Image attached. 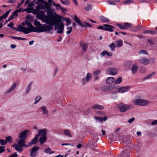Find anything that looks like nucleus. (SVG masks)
I'll return each instance as SVG.
<instances>
[{"mask_svg":"<svg viewBox=\"0 0 157 157\" xmlns=\"http://www.w3.org/2000/svg\"><path fill=\"white\" fill-rule=\"evenodd\" d=\"M41 99V98L40 97H37L35 98V102L34 104H36L40 99Z\"/></svg>","mask_w":157,"mask_h":157,"instance_id":"56","label":"nucleus"},{"mask_svg":"<svg viewBox=\"0 0 157 157\" xmlns=\"http://www.w3.org/2000/svg\"><path fill=\"white\" fill-rule=\"evenodd\" d=\"M144 33H148L155 35L156 34V32L155 31L147 30L143 32Z\"/></svg>","mask_w":157,"mask_h":157,"instance_id":"38","label":"nucleus"},{"mask_svg":"<svg viewBox=\"0 0 157 157\" xmlns=\"http://www.w3.org/2000/svg\"><path fill=\"white\" fill-rule=\"evenodd\" d=\"M99 18L101 21L104 22H107L109 21V20L108 18L103 16H100Z\"/></svg>","mask_w":157,"mask_h":157,"instance_id":"30","label":"nucleus"},{"mask_svg":"<svg viewBox=\"0 0 157 157\" xmlns=\"http://www.w3.org/2000/svg\"><path fill=\"white\" fill-rule=\"evenodd\" d=\"M34 25L36 26H41L42 25V24H40V22L35 20L34 21Z\"/></svg>","mask_w":157,"mask_h":157,"instance_id":"41","label":"nucleus"},{"mask_svg":"<svg viewBox=\"0 0 157 157\" xmlns=\"http://www.w3.org/2000/svg\"><path fill=\"white\" fill-rule=\"evenodd\" d=\"M13 25V23L12 22H10L9 24H8L7 26L8 27L12 28V29L13 28L12 26Z\"/></svg>","mask_w":157,"mask_h":157,"instance_id":"63","label":"nucleus"},{"mask_svg":"<svg viewBox=\"0 0 157 157\" xmlns=\"http://www.w3.org/2000/svg\"><path fill=\"white\" fill-rule=\"evenodd\" d=\"M157 124V120L153 121L151 123V125H152Z\"/></svg>","mask_w":157,"mask_h":157,"instance_id":"60","label":"nucleus"},{"mask_svg":"<svg viewBox=\"0 0 157 157\" xmlns=\"http://www.w3.org/2000/svg\"><path fill=\"white\" fill-rule=\"evenodd\" d=\"M108 4H110V5H116V3L114 2L113 1H109L108 2Z\"/></svg>","mask_w":157,"mask_h":157,"instance_id":"61","label":"nucleus"},{"mask_svg":"<svg viewBox=\"0 0 157 157\" xmlns=\"http://www.w3.org/2000/svg\"><path fill=\"white\" fill-rule=\"evenodd\" d=\"M64 134L70 137H72V135L71 133L70 130L68 129H65L64 130Z\"/></svg>","mask_w":157,"mask_h":157,"instance_id":"27","label":"nucleus"},{"mask_svg":"<svg viewBox=\"0 0 157 157\" xmlns=\"http://www.w3.org/2000/svg\"><path fill=\"white\" fill-rule=\"evenodd\" d=\"M37 135L39 137L40 136H45L46 135V130L45 129H41L39 130Z\"/></svg>","mask_w":157,"mask_h":157,"instance_id":"15","label":"nucleus"},{"mask_svg":"<svg viewBox=\"0 0 157 157\" xmlns=\"http://www.w3.org/2000/svg\"><path fill=\"white\" fill-rule=\"evenodd\" d=\"M142 27L141 26L138 25L132 27V31L134 32H136L139 31L140 28Z\"/></svg>","mask_w":157,"mask_h":157,"instance_id":"29","label":"nucleus"},{"mask_svg":"<svg viewBox=\"0 0 157 157\" xmlns=\"http://www.w3.org/2000/svg\"><path fill=\"white\" fill-rule=\"evenodd\" d=\"M121 154L122 156L124 157H128L129 155L128 151H127L126 150H124L121 152Z\"/></svg>","mask_w":157,"mask_h":157,"instance_id":"26","label":"nucleus"},{"mask_svg":"<svg viewBox=\"0 0 157 157\" xmlns=\"http://www.w3.org/2000/svg\"><path fill=\"white\" fill-rule=\"evenodd\" d=\"M26 25L29 27V28L20 26L18 27V29L15 27L13 28V29L18 32H22L25 34H27L32 32H36L37 27L33 26L30 22L27 23Z\"/></svg>","mask_w":157,"mask_h":157,"instance_id":"2","label":"nucleus"},{"mask_svg":"<svg viewBox=\"0 0 157 157\" xmlns=\"http://www.w3.org/2000/svg\"><path fill=\"white\" fill-rule=\"evenodd\" d=\"M17 83L16 82H15L13 83V84L11 85V87L9 89L7 90L6 92V94H8V93L12 92L16 88L17 86Z\"/></svg>","mask_w":157,"mask_h":157,"instance_id":"16","label":"nucleus"},{"mask_svg":"<svg viewBox=\"0 0 157 157\" xmlns=\"http://www.w3.org/2000/svg\"><path fill=\"white\" fill-rule=\"evenodd\" d=\"M148 42L151 45H153L155 43V41L151 39H147Z\"/></svg>","mask_w":157,"mask_h":157,"instance_id":"51","label":"nucleus"},{"mask_svg":"<svg viewBox=\"0 0 157 157\" xmlns=\"http://www.w3.org/2000/svg\"><path fill=\"white\" fill-rule=\"evenodd\" d=\"M50 21H52L51 23H46L47 24H48L49 25L44 24L41 27H37L36 32L40 33L45 31H49L51 30L52 29V26L54 25L55 24L53 22V19H50Z\"/></svg>","mask_w":157,"mask_h":157,"instance_id":"4","label":"nucleus"},{"mask_svg":"<svg viewBox=\"0 0 157 157\" xmlns=\"http://www.w3.org/2000/svg\"><path fill=\"white\" fill-rule=\"evenodd\" d=\"M119 107L120 108V111L122 113L127 111L129 108H132L131 106H129L123 103L119 104Z\"/></svg>","mask_w":157,"mask_h":157,"instance_id":"7","label":"nucleus"},{"mask_svg":"<svg viewBox=\"0 0 157 157\" xmlns=\"http://www.w3.org/2000/svg\"><path fill=\"white\" fill-rule=\"evenodd\" d=\"M150 103V101L143 99H136L133 101L135 105L140 106H145Z\"/></svg>","mask_w":157,"mask_h":157,"instance_id":"6","label":"nucleus"},{"mask_svg":"<svg viewBox=\"0 0 157 157\" xmlns=\"http://www.w3.org/2000/svg\"><path fill=\"white\" fill-rule=\"evenodd\" d=\"M44 151L45 153L49 154L53 153H54V151H52L51 149L49 147L47 149H45Z\"/></svg>","mask_w":157,"mask_h":157,"instance_id":"36","label":"nucleus"},{"mask_svg":"<svg viewBox=\"0 0 157 157\" xmlns=\"http://www.w3.org/2000/svg\"><path fill=\"white\" fill-rule=\"evenodd\" d=\"M65 21L67 22V25H68L71 24V20L68 18H66L65 19Z\"/></svg>","mask_w":157,"mask_h":157,"instance_id":"54","label":"nucleus"},{"mask_svg":"<svg viewBox=\"0 0 157 157\" xmlns=\"http://www.w3.org/2000/svg\"><path fill=\"white\" fill-rule=\"evenodd\" d=\"M130 88V86H127L125 87H122L118 88L117 90L119 93H124L128 91Z\"/></svg>","mask_w":157,"mask_h":157,"instance_id":"10","label":"nucleus"},{"mask_svg":"<svg viewBox=\"0 0 157 157\" xmlns=\"http://www.w3.org/2000/svg\"><path fill=\"white\" fill-rule=\"evenodd\" d=\"M138 68V66L136 64H133L132 67L131 71L132 73L134 74L136 72Z\"/></svg>","mask_w":157,"mask_h":157,"instance_id":"20","label":"nucleus"},{"mask_svg":"<svg viewBox=\"0 0 157 157\" xmlns=\"http://www.w3.org/2000/svg\"><path fill=\"white\" fill-rule=\"evenodd\" d=\"M139 54L140 55L141 54H145L147 55L148 54V52L145 50H141L139 52Z\"/></svg>","mask_w":157,"mask_h":157,"instance_id":"44","label":"nucleus"},{"mask_svg":"<svg viewBox=\"0 0 157 157\" xmlns=\"http://www.w3.org/2000/svg\"><path fill=\"white\" fill-rule=\"evenodd\" d=\"M81 46L82 49V51L85 52L86 51L87 48L88 46V44L87 43H85L83 44H81Z\"/></svg>","mask_w":157,"mask_h":157,"instance_id":"24","label":"nucleus"},{"mask_svg":"<svg viewBox=\"0 0 157 157\" xmlns=\"http://www.w3.org/2000/svg\"><path fill=\"white\" fill-rule=\"evenodd\" d=\"M11 11V9L8 11H7L2 16H1V17L2 18V19L6 17L9 14V13Z\"/></svg>","mask_w":157,"mask_h":157,"instance_id":"32","label":"nucleus"},{"mask_svg":"<svg viewBox=\"0 0 157 157\" xmlns=\"http://www.w3.org/2000/svg\"><path fill=\"white\" fill-rule=\"evenodd\" d=\"M36 3L38 4L36 7V17L37 18L40 19L43 22L46 23H51L52 21H50V19H53L54 16L52 13L49 14V12L47 13L48 16H46L43 11H40V9H42L40 7V9L39 10L36 9L38 6H40L42 5L44 6L45 5L44 4V2L43 0H38L36 2Z\"/></svg>","mask_w":157,"mask_h":157,"instance_id":"1","label":"nucleus"},{"mask_svg":"<svg viewBox=\"0 0 157 157\" xmlns=\"http://www.w3.org/2000/svg\"><path fill=\"white\" fill-rule=\"evenodd\" d=\"M92 76L91 74L88 73L86 75V78H84L82 80V83L83 84H85L87 82L90 81V79L92 78Z\"/></svg>","mask_w":157,"mask_h":157,"instance_id":"11","label":"nucleus"},{"mask_svg":"<svg viewBox=\"0 0 157 157\" xmlns=\"http://www.w3.org/2000/svg\"><path fill=\"white\" fill-rule=\"evenodd\" d=\"M34 144V143L33 142H32V140H31V141L29 142V144L28 145H26V147H30Z\"/></svg>","mask_w":157,"mask_h":157,"instance_id":"57","label":"nucleus"},{"mask_svg":"<svg viewBox=\"0 0 157 157\" xmlns=\"http://www.w3.org/2000/svg\"><path fill=\"white\" fill-rule=\"evenodd\" d=\"M53 22L54 23V25H55V28L56 29L58 27V29L59 30L57 31L58 33H62L63 32L64 29V25L62 23H61L59 25V23H60L61 21V18L60 16L58 15L56 17H53Z\"/></svg>","mask_w":157,"mask_h":157,"instance_id":"3","label":"nucleus"},{"mask_svg":"<svg viewBox=\"0 0 157 157\" xmlns=\"http://www.w3.org/2000/svg\"><path fill=\"white\" fill-rule=\"evenodd\" d=\"M6 141L7 142H12V138L10 136H9L6 137Z\"/></svg>","mask_w":157,"mask_h":157,"instance_id":"52","label":"nucleus"},{"mask_svg":"<svg viewBox=\"0 0 157 157\" xmlns=\"http://www.w3.org/2000/svg\"><path fill=\"white\" fill-rule=\"evenodd\" d=\"M103 25L104 27H105V31H107L111 32L113 31V28H114V27L113 26L106 24L104 25Z\"/></svg>","mask_w":157,"mask_h":157,"instance_id":"18","label":"nucleus"},{"mask_svg":"<svg viewBox=\"0 0 157 157\" xmlns=\"http://www.w3.org/2000/svg\"><path fill=\"white\" fill-rule=\"evenodd\" d=\"M115 43H117V47H121L122 46L123 41L121 40H119L116 41Z\"/></svg>","mask_w":157,"mask_h":157,"instance_id":"33","label":"nucleus"},{"mask_svg":"<svg viewBox=\"0 0 157 157\" xmlns=\"http://www.w3.org/2000/svg\"><path fill=\"white\" fill-rule=\"evenodd\" d=\"M101 71L100 70H97L95 71L94 73V75L95 76V79L97 80L98 79V75L101 73Z\"/></svg>","mask_w":157,"mask_h":157,"instance_id":"22","label":"nucleus"},{"mask_svg":"<svg viewBox=\"0 0 157 157\" xmlns=\"http://www.w3.org/2000/svg\"><path fill=\"white\" fill-rule=\"evenodd\" d=\"M108 73L112 75H115L117 73V69L114 67L109 68L107 70Z\"/></svg>","mask_w":157,"mask_h":157,"instance_id":"13","label":"nucleus"},{"mask_svg":"<svg viewBox=\"0 0 157 157\" xmlns=\"http://www.w3.org/2000/svg\"><path fill=\"white\" fill-rule=\"evenodd\" d=\"M22 147L21 146L19 145H16V147H15L16 150L20 152H21L22 150Z\"/></svg>","mask_w":157,"mask_h":157,"instance_id":"46","label":"nucleus"},{"mask_svg":"<svg viewBox=\"0 0 157 157\" xmlns=\"http://www.w3.org/2000/svg\"><path fill=\"white\" fill-rule=\"evenodd\" d=\"M132 63L131 62L129 61H127L125 62L124 63V66L126 68L128 69L130 68L131 66V65Z\"/></svg>","mask_w":157,"mask_h":157,"instance_id":"31","label":"nucleus"},{"mask_svg":"<svg viewBox=\"0 0 157 157\" xmlns=\"http://www.w3.org/2000/svg\"><path fill=\"white\" fill-rule=\"evenodd\" d=\"M17 156V155L15 153L10 155L9 157H16Z\"/></svg>","mask_w":157,"mask_h":157,"instance_id":"64","label":"nucleus"},{"mask_svg":"<svg viewBox=\"0 0 157 157\" xmlns=\"http://www.w3.org/2000/svg\"><path fill=\"white\" fill-rule=\"evenodd\" d=\"M39 148L37 146H35L32 148L30 153V156L32 157H35L37 154V151Z\"/></svg>","mask_w":157,"mask_h":157,"instance_id":"9","label":"nucleus"},{"mask_svg":"<svg viewBox=\"0 0 157 157\" xmlns=\"http://www.w3.org/2000/svg\"><path fill=\"white\" fill-rule=\"evenodd\" d=\"M5 151L4 147L0 146V153H2Z\"/></svg>","mask_w":157,"mask_h":157,"instance_id":"62","label":"nucleus"},{"mask_svg":"<svg viewBox=\"0 0 157 157\" xmlns=\"http://www.w3.org/2000/svg\"><path fill=\"white\" fill-rule=\"evenodd\" d=\"M94 118L96 120L101 121L102 119V118L101 117L96 116Z\"/></svg>","mask_w":157,"mask_h":157,"instance_id":"59","label":"nucleus"},{"mask_svg":"<svg viewBox=\"0 0 157 157\" xmlns=\"http://www.w3.org/2000/svg\"><path fill=\"white\" fill-rule=\"evenodd\" d=\"M139 62L142 64L147 65L149 63V60L146 57H143L139 60Z\"/></svg>","mask_w":157,"mask_h":157,"instance_id":"17","label":"nucleus"},{"mask_svg":"<svg viewBox=\"0 0 157 157\" xmlns=\"http://www.w3.org/2000/svg\"><path fill=\"white\" fill-rule=\"evenodd\" d=\"M116 26H118L120 29H126L124 23L123 25L117 23L116 24Z\"/></svg>","mask_w":157,"mask_h":157,"instance_id":"35","label":"nucleus"},{"mask_svg":"<svg viewBox=\"0 0 157 157\" xmlns=\"http://www.w3.org/2000/svg\"><path fill=\"white\" fill-rule=\"evenodd\" d=\"M109 47L110 48V50L111 51H113L114 50V48L116 47V46L115 44H114L113 43H112L109 46Z\"/></svg>","mask_w":157,"mask_h":157,"instance_id":"39","label":"nucleus"},{"mask_svg":"<svg viewBox=\"0 0 157 157\" xmlns=\"http://www.w3.org/2000/svg\"><path fill=\"white\" fill-rule=\"evenodd\" d=\"M125 27L126 28V29H127V28H131L132 26V24L129 23H124Z\"/></svg>","mask_w":157,"mask_h":157,"instance_id":"45","label":"nucleus"},{"mask_svg":"<svg viewBox=\"0 0 157 157\" xmlns=\"http://www.w3.org/2000/svg\"><path fill=\"white\" fill-rule=\"evenodd\" d=\"M114 79L113 77H109L106 80V82L107 84H110L112 83L114 81Z\"/></svg>","mask_w":157,"mask_h":157,"instance_id":"23","label":"nucleus"},{"mask_svg":"<svg viewBox=\"0 0 157 157\" xmlns=\"http://www.w3.org/2000/svg\"><path fill=\"white\" fill-rule=\"evenodd\" d=\"M61 3L65 5H68L69 4V2L67 0L63 1L62 0H60Z\"/></svg>","mask_w":157,"mask_h":157,"instance_id":"49","label":"nucleus"},{"mask_svg":"<svg viewBox=\"0 0 157 157\" xmlns=\"http://www.w3.org/2000/svg\"><path fill=\"white\" fill-rule=\"evenodd\" d=\"M135 120V118L134 117H132L131 119H129L128 121V122L129 123H131L133 121Z\"/></svg>","mask_w":157,"mask_h":157,"instance_id":"58","label":"nucleus"},{"mask_svg":"<svg viewBox=\"0 0 157 157\" xmlns=\"http://www.w3.org/2000/svg\"><path fill=\"white\" fill-rule=\"evenodd\" d=\"M25 140L21 139L19 140L18 143V145L21 147H26V145L25 144Z\"/></svg>","mask_w":157,"mask_h":157,"instance_id":"21","label":"nucleus"},{"mask_svg":"<svg viewBox=\"0 0 157 157\" xmlns=\"http://www.w3.org/2000/svg\"><path fill=\"white\" fill-rule=\"evenodd\" d=\"M28 131V130H25L21 132L19 136V138L25 140L28 136V135L27 133Z\"/></svg>","mask_w":157,"mask_h":157,"instance_id":"12","label":"nucleus"},{"mask_svg":"<svg viewBox=\"0 0 157 157\" xmlns=\"http://www.w3.org/2000/svg\"><path fill=\"white\" fill-rule=\"evenodd\" d=\"M67 30H68L66 32V33L67 34H70L71 32V31H72V28H71V27H67Z\"/></svg>","mask_w":157,"mask_h":157,"instance_id":"55","label":"nucleus"},{"mask_svg":"<svg viewBox=\"0 0 157 157\" xmlns=\"http://www.w3.org/2000/svg\"><path fill=\"white\" fill-rule=\"evenodd\" d=\"M13 39H17L19 40H25L26 39L24 38L18 37H16L14 36H12L11 37Z\"/></svg>","mask_w":157,"mask_h":157,"instance_id":"47","label":"nucleus"},{"mask_svg":"<svg viewBox=\"0 0 157 157\" xmlns=\"http://www.w3.org/2000/svg\"><path fill=\"white\" fill-rule=\"evenodd\" d=\"M140 72L142 73H144L146 72V69L144 67H140Z\"/></svg>","mask_w":157,"mask_h":157,"instance_id":"48","label":"nucleus"},{"mask_svg":"<svg viewBox=\"0 0 157 157\" xmlns=\"http://www.w3.org/2000/svg\"><path fill=\"white\" fill-rule=\"evenodd\" d=\"M79 25H81V26L82 27H92V26L89 23L86 22H84L83 23H82L81 21H80L79 20Z\"/></svg>","mask_w":157,"mask_h":157,"instance_id":"25","label":"nucleus"},{"mask_svg":"<svg viewBox=\"0 0 157 157\" xmlns=\"http://www.w3.org/2000/svg\"><path fill=\"white\" fill-rule=\"evenodd\" d=\"M48 3L46 1H44V4L45 6L42 5L40 6H38L37 7L36 9L38 10L40 9V7H41L42 9H46V10H47L50 9V8L52 6L51 3H52L53 5L55 6L56 8H60V5L59 4H56L52 0H48Z\"/></svg>","mask_w":157,"mask_h":157,"instance_id":"5","label":"nucleus"},{"mask_svg":"<svg viewBox=\"0 0 157 157\" xmlns=\"http://www.w3.org/2000/svg\"><path fill=\"white\" fill-rule=\"evenodd\" d=\"M122 81V78L121 77H119L118 78H117L114 82V84H118L121 83Z\"/></svg>","mask_w":157,"mask_h":157,"instance_id":"34","label":"nucleus"},{"mask_svg":"<svg viewBox=\"0 0 157 157\" xmlns=\"http://www.w3.org/2000/svg\"><path fill=\"white\" fill-rule=\"evenodd\" d=\"M130 3H133V2L132 0H127L124 1L122 2L123 4L126 5Z\"/></svg>","mask_w":157,"mask_h":157,"instance_id":"40","label":"nucleus"},{"mask_svg":"<svg viewBox=\"0 0 157 157\" xmlns=\"http://www.w3.org/2000/svg\"><path fill=\"white\" fill-rule=\"evenodd\" d=\"M0 143L1 145H5L7 144V141H5V140L0 139Z\"/></svg>","mask_w":157,"mask_h":157,"instance_id":"50","label":"nucleus"},{"mask_svg":"<svg viewBox=\"0 0 157 157\" xmlns=\"http://www.w3.org/2000/svg\"><path fill=\"white\" fill-rule=\"evenodd\" d=\"M85 10L86 11L91 10L92 9V6L90 4H88L86 5V6L85 8Z\"/></svg>","mask_w":157,"mask_h":157,"instance_id":"37","label":"nucleus"},{"mask_svg":"<svg viewBox=\"0 0 157 157\" xmlns=\"http://www.w3.org/2000/svg\"><path fill=\"white\" fill-rule=\"evenodd\" d=\"M47 140V137L46 136L40 137L39 139V141L41 144H42L44 143Z\"/></svg>","mask_w":157,"mask_h":157,"instance_id":"28","label":"nucleus"},{"mask_svg":"<svg viewBox=\"0 0 157 157\" xmlns=\"http://www.w3.org/2000/svg\"><path fill=\"white\" fill-rule=\"evenodd\" d=\"M91 108L92 109H104V107L102 105L98 104H94L91 106Z\"/></svg>","mask_w":157,"mask_h":157,"instance_id":"19","label":"nucleus"},{"mask_svg":"<svg viewBox=\"0 0 157 157\" xmlns=\"http://www.w3.org/2000/svg\"><path fill=\"white\" fill-rule=\"evenodd\" d=\"M32 84V82H30L29 84L28 85V86L27 87V88L26 89V93L27 94H28V93L29 92L30 89L31 87V86Z\"/></svg>","mask_w":157,"mask_h":157,"instance_id":"43","label":"nucleus"},{"mask_svg":"<svg viewBox=\"0 0 157 157\" xmlns=\"http://www.w3.org/2000/svg\"><path fill=\"white\" fill-rule=\"evenodd\" d=\"M155 74V72H153L151 74L148 75L146 77H145L144 79H146L150 78L152 76L154 75Z\"/></svg>","mask_w":157,"mask_h":157,"instance_id":"42","label":"nucleus"},{"mask_svg":"<svg viewBox=\"0 0 157 157\" xmlns=\"http://www.w3.org/2000/svg\"><path fill=\"white\" fill-rule=\"evenodd\" d=\"M41 112L44 115L48 116V111L47 107L45 106H42L40 107Z\"/></svg>","mask_w":157,"mask_h":157,"instance_id":"14","label":"nucleus"},{"mask_svg":"<svg viewBox=\"0 0 157 157\" xmlns=\"http://www.w3.org/2000/svg\"><path fill=\"white\" fill-rule=\"evenodd\" d=\"M38 138V136L36 135V136L32 140V142H33L34 144L36 143V141L37 140Z\"/></svg>","mask_w":157,"mask_h":157,"instance_id":"53","label":"nucleus"},{"mask_svg":"<svg viewBox=\"0 0 157 157\" xmlns=\"http://www.w3.org/2000/svg\"><path fill=\"white\" fill-rule=\"evenodd\" d=\"M22 9L21 8H20L18 10H17L15 11L13 13V14L9 17V18L8 20V21L6 22V23L8 21H10L12 19H13L16 17H17L18 16V13L22 11Z\"/></svg>","mask_w":157,"mask_h":157,"instance_id":"8","label":"nucleus"}]
</instances>
